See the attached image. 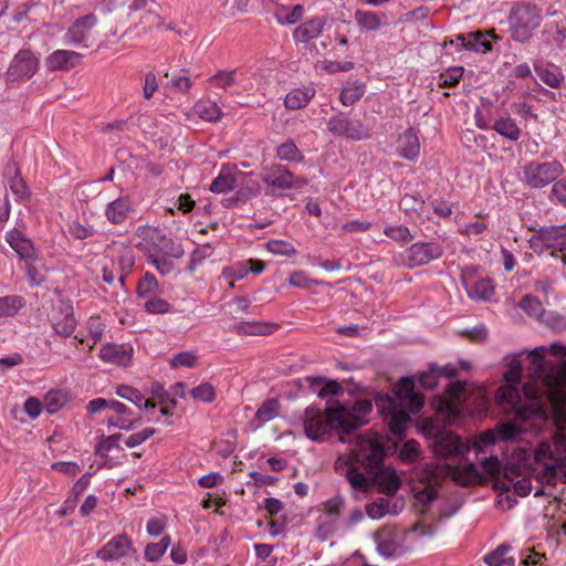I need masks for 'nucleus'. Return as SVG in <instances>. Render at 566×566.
<instances>
[{
    "mask_svg": "<svg viewBox=\"0 0 566 566\" xmlns=\"http://www.w3.org/2000/svg\"><path fill=\"white\" fill-rule=\"evenodd\" d=\"M304 381L321 399L327 400L325 415L315 405H311L304 410L303 427L310 440L322 441L326 434L337 430L339 440L346 442L345 434H352L367 423L365 417L373 410L369 399H359L354 402L352 408H348L335 399L344 394V388L338 381L321 376H307Z\"/></svg>",
    "mask_w": 566,
    "mask_h": 566,
    "instance_id": "f257e3e1",
    "label": "nucleus"
},
{
    "mask_svg": "<svg viewBox=\"0 0 566 566\" xmlns=\"http://www.w3.org/2000/svg\"><path fill=\"white\" fill-rule=\"evenodd\" d=\"M375 403L380 415L388 419L391 432L401 436L411 422V416L423 408L424 397L416 391L415 377H402L394 387L392 394H377Z\"/></svg>",
    "mask_w": 566,
    "mask_h": 566,
    "instance_id": "f03ea898",
    "label": "nucleus"
},
{
    "mask_svg": "<svg viewBox=\"0 0 566 566\" xmlns=\"http://www.w3.org/2000/svg\"><path fill=\"white\" fill-rule=\"evenodd\" d=\"M542 22L541 9L532 2H514L507 15L509 32L515 42L525 43L533 38Z\"/></svg>",
    "mask_w": 566,
    "mask_h": 566,
    "instance_id": "7ed1b4c3",
    "label": "nucleus"
},
{
    "mask_svg": "<svg viewBox=\"0 0 566 566\" xmlns=\"http://www.w3.org/2000/svg\"><path fill=\"white\" fill-rule=\"evenodd\" d=\"M563 171L564 167L558 160H530L523 166L522 182L530 189H543L559 178Z\"/></svg>",
    "mask_w": 566,
    "mask_h": 566,
    "instance_id": "20e7f679",
    "label": "nucleus"
},
{
    "mask_svg": "<svg viewBox=\"0 0 566 566\" xmlns=\"http://www.w3.org/2000/svg\"><path fill=\"white\" fill-rule=\"evenodd\" d=\"M327 129L335 137L350 140H365L371 137L373 128L359 118L350 117L349 113L338 112L327 120Z\"/></svg>",
    "mask_w": 566,
    "mask_h": 566,
    "instance_id": "39448f33",
    "label": "nucleus"
},
{
    "mask_svg": "<svg viewBox=\"0 0 566 566\" xmlns=\"http://www.w3.org/2000/svg\"><path fill=\"white\" fill-rule=\"evenodd\" d=\"M39 67V55L30 49H21L12 57L4 73V81L11 86L21 82H27L35 75Z\"/></svg>",
    "mask_w": 566,
    "mask_h": 566,
    "instance_id": "423d86ee",
    "label": "nucleus"
},
{
    "mask_svg": "<svg viewBox=\"0 0 566 566\" xmlns=\"http://www.w3.org/2000/svg\"><path fill=\"white\" fill-rule=\"evenodd\" d=\"M430 448L436 458L441 460L464 461L471 447L462 438L450 431H440L434 436Z\"/></svg>",
    "mask_w": 566,
    "mask_h": 566,
    "instance_id": "0eeeda50",
    "label": "nucleus"
},
{
    "mask_svg": "<svg viewBox=\"0 0 566 566\" xmlns=\"http://www.w3.org/2000/svg\"><path fill=\"white\" fill-rule=\"evenodd\" d=\"M262 181L271 189L266 190L268 196L279 197L274 192V189L279 190H292L296 189L298 185H304V179H296L294 174L282 164H272L262 168L261 171Z\"/></svg>",
    "mask_w": 566,
    "mask_h": 566,
    "instance_id": "6e6552de",
    "label": "nucleus"
},
{
    "mask_svg": "<svg viewBox=\"0 0 566 566\" xmlns=\"http://www.w3.org/2000/svg\"><path fill=\"white\" fill-rule=\"evenodd\" d=\"M530 248L542 253L544 250L566 251V224L541 227L528 239Z\"/></svg>",
    "mask_w": 566,
    "mask_h": 566,
    "instance_id": "1a4fd4ad",
    "label": "nucleus"
},
{
    "mask_svg": "<svg viewBox=\"0 0 566 566\" xmlns=\"http://www.w3.org/2000/svg\"><path fill=\"white\" fill-rule=\"evenodd\" d=\"M443 255V247L437 241L416 242L401 254V263L408 269L429 264Z\"/></svg>",
    "mask_w": 566,
    "mask_h": 566,
    "instance_id": "9d476101",
    "label": "nucleus"
},
{
    "mask_svg": "<svg viewBox=\"0 0 566 566\" xmlns=\"http://www.w3.org/2000/svg\"><path fill=\"white\" fill-rule=\"evenodd\" d=\"M135 553L132 539L126 534H118L96 552V557L104 562H118Z\"/></svg>",
    "mask_w": 566,
    "mask_h": 566,
    "instance_id": "9b49d317",
    "label": "nucleus"
},
{
    "mask_svg": "<svg viewBox=\"0 0 566 566\" xmlns=\"http://www.w3.org/2000/svg\"><path fill=\"white\" fill-rule=\"evenodd\" d=\"M6 241L21 261L33 263L38 259L33 242L17 228H12L6 233Z\"/></svg>",
    "mask_w": 566,
    "mask_h": 566,
    "instance_id": "f8f14e48",
    "label": "nucleus"
},
{
    "mask_svg": "<svg viewBox=\"0 0 566 566\" xmlns=\"http://www.w3.org/2000/svg\"><path fill=\"white\" fill-rule=\"evenodd\" d=\"M335 470L344 474L352 489L366 492L370 485V479L356 467L349 459L339 457L335 462Z\"/></svg>",
    "mask_w": 566,
    "mask_h": 566,
    "instance_id": "ddd939ff",
    "label": "nucleus"
},
{
    "mask_svg": "<svg viewBox=\"0 0 566 566\" xmlns=\"http://www.w3.org/2000/svg\"><path fill=\"white\" fill-rule=\"evenodd\" d=\"M98 19L94 13L77 18L64 34L66 44L76 45L86 41L88 32L97 24Z\"/></svg>",
    "mask_w": 566,
    "mask_h": 566,
    "instance_id": "4468645a",
    "label": "nucleus"
},
{
    "mask_svg": "<svg viewBox=\"0 0 566 566\" xmlns=\"http://www.w3.org/2000/svg\"><path fill=\"white\" fill-rule=\"evenodd\" d=\"M98 357L101 360L126 367L133 358V348L125 344L108 343L101 347Z\"/></svg>",
    "mask_w": 566,
    "mask_h": 566,
    "instance_id": "2eb2a0df",
    "label": "nucleus"
},
{
    "mask_svg": "<svg viewBox=\"0 0 566 566\" xmlns=\"http://www.w3.org/2000/svg\"><path fill=\"white\" fill-rule=\"evenodd\" d=\"M499 40H501V36L495 33L494 29L469 32V41L464 45V50L485 54L492 51L493 41L496 42Z\"/></svg>",
    "mask_w": 566,
    "mask_h": 566,
    "instance_id": "dca6fc26",
    "label": "nucleus"
},
{
    "mask_svg": "<svg viewBox=\"0 0 566 566\" xmlns=\"http://www.w3.org/2000/svg\"><path fill=\"white\" fill-rule=\"evenodd\" d=\"M133 211V203L129 197H119L106 205L105 217L113 224L124 223Z\"/></svg>",
    "mask_w": 566,
    "mask_h": 566,
    "instance_id": "f3484780",
    "label": "nucleus"
},
{
    "mask_svg": "<svg viewBox=\"0 0 566 566\" xmlns=\"http://www.w3.org/2000/svg\"><path fill=\"white\" fill-rule=\"evenodd\" d=\"M398 155L407 160L415 161L419 157L420 143L416 132L412 128L405 130L399 139L397 147Z\"/></svg>",
    "mask_w": 566,
    "mask_h": 566,
    "instance_id": "a211bd4d",
    "label": "nucleus"
},
{
    "mask_svg": "<svg viewBox=\"0 0 566 566\" xmlns=\"http://www.w3.org/2000/svg\"><path fill=\"white\" fill-rule=\"evenodd\" d=\"M325 23L326 19L324 17H314L308 19L294 30L293 39L301 43H306L310 40L316 39L322 33Z\"/></svg>",
    "mask_w": 566,
    "mask_h": 566,
    "instance_id": "6ab92c4d",
    "label": "nucleus"
},
{
    "mask_svg": "<svg viewBox=\"0 0 566 566\" xmlns=\"http://www.w3.org/2000/svg\"><path fill=\"white\" fill-rule=\"evenodd\" d=\"M92 473H84L72 486L71 493L63 502L59 510V514L63 517L72 514L77 505L78 497L84 493L86 488L90 485Z\"/></svg>",
    "mask_w": 566,
    "mask_h": 566,
    "instance_id": "aec40b11",
    "label": "nucleus"
},
{
    "mask_svg": "<svg viewBox=\"0 0 566 566\" xmlns=\"http://www.w3.org/2000/svg\"><path fill=\"white\" fill-rule=\"evenodd\" d=\"M82 55L75 51L56 50L46 57L45 64L50 71H67L75 66L76 61Z\"/></svg>",
    "mask_w": 566,
    "mask_h": 566,
    "instance_id": "412c9836",
    "label": "nucleus"
},
{
    "mask_svg": "<svg viewBox=\"0 0 566 566\" xmlns=\"http://www.w3.org/2000/svg\"><path fill=\"white\" fill-rule=\"evenodd\" d=\"M462 285L468 296L475 301H490L494 294V285L490 279H479L474 281L463 280Z\"/></svg>",
    "mask_w": 566,
    "mask_h": 566,
    "instance_id": "4be33fe9",
    "label": "nucleus"
},
{
    "mask_svg": "<svg viewBox=\"0 0 566 566\" xmlns=\"http://www.w3.org/2000/svg\"><path fill=\"white\" fill-rule=\"evenodd\" d=\"M374 481L377 483L379 492L387 496L395 495L401 486V480L396 470L391 467H387L380 472H377L374 476Z\"/></svg>",
    "mask_w": 566,
    "mask_h": 566,
    "instance_id": "5701e85b",
    "label": "nucleus"
},
{
    "mask_svg": "<svg viewBox=\"0 0 566 566\" xmlns=\"http://www.w3.org/2000/svg\"><path fill=\"white\" fill-rule=\"evenodd\" d=\"M313 86L296 87L290 91L284 98V106L291 111H297L306 107L315 96Z\"/></svg>",
    "mask_w": 566,
    "mask_h": 566,
    "instance_id": "b1692460",
    "label": "nucleus"
},
{
    "mask_svg": "<svg viewBox=\"0 0 566 566\" xmlns=\"http://www.w3.org/2000/svg\"><path fill=\"white\" fill-rule=\"evenodd\" d=\"M63 318L53 323V329L56 335L61 337H69L76 328L77 322L73 313V306L69 303H63L61 307Z\"/></svg>",
    "mask_w": 566,
    "mask_h": 566,
    "instance_id": "393cba45",
    "label": "nucleus"
},
{
    "mask_svg": "<svg viewBox=\"0 0 566 566\" xmlns=\"http://www.w3.org/2000/svg\"><path fill=\"white\" fill-rule=\"evenodd\" d=\"M375 541L377 552L386 558H396L402 552L401 545L387 533L377 532L375 534Z\"/></svg>",
    "mask_w": 566,
    "mask_h": 566,
    "instance_id": "a878e982",
    "label": "nucleus"
},
{
    "mask_svg": "<svg viewBox=\"0 0 566 566\" xmlns=\"http://www.w3.org/2000/svg\"><path fill=\"white\" fill-rule=\"evenodd\" d=\"M492 129L510 142H517L522 134L516 120L510 116L495 119Z\"/></svg>",
    "mask_w": 566,
    "mask_h": 566,
    "instance_id": "bb28decb",
    "label": "nucleus"
},
{
    "mask_svg": "<svg viewBox=\"0 0 566 566\" xmlns=\"http://www.w3.org/2000/svg\"><path fill=\"white\" fill-rule=\"evenodd\" d=\"M386 14L373 11L357 10L355 12V21L358 27L366 31H377L386 23Z\"/></svg>",
    "mask_w": 566,
    "mask_h": 566,
    "instance_id": "cd10ccee",
    "label": "nucleus"
},
{
    "mask_svg": "<svg viewBox=\"0 0 566 566\" xmlns=\"http://www.w3.org/2000/svg\"><path fill=\"white\" fill-rule=\"evenodd\" d=\"M231 332L238 335H269L273 332V326L264 322H239L231 326Z\"/></svg>",
    "mask_w": 566,
    "mask_h": 566,
    "instance_id": "c85d7f7f",
    "label": "nucleus"
},
{
    "mask_svg": "<svg viewBox=\"0 0 566 566\" xmlns=\"http://www.w3.org/2000/svg\"><path fill=\"white\" fill-rule=\"evenodd\" d=\"M275 157L282 161L304 163L305 157L293 139L289 138L275 148Z\"/></svg>",
    "mask_w": 566,
    "mask_h": 566,
    "instance_id": "c756f323",
    "label": "nucleus"
},
{
    "mask_svg": "<svg viewBox=\"0 0 566 566\" xmlns=\"http://www.w3.org/2000/svg\"><path fill=\"white\" fill-rule=\"evenodd\" d=\"M239 72L238 69L233 70H221L218 71L214 75L209 77V84L213 87L222 88L224 91H229L233 85L239 83Z\"/></svg>",
    "mask_w": 566,
    "mask_h": 566,
    "instance_id": "7c9ffc66",
    "label": "nucleus"
},
{
    "mask_svg": "<svg viewBox=\"0 0 566 566\" xmlns=\"http://www.w3.org/2000/svg\"><path fill=\"white\" fill-rule=\"evenodd\" d=\"M511 549L512 547L510 544L503 543L494 551L486 554L483 557V560L489 566H515V559L513 557H505Z\"/></svg>",
    "mask_w": 566,
    "mask_h": 566,
    "instance_id": "2f4dec72",
    "label": "nucleus"
},
{
    "mask_svg": "<svg viewBox=\"0 0 566 566\" xmlns=\"http://www.w3.org/2000/svg\"><path fill=\"white\" fill-rule=\"evenodd\" d=\"M499 441H514L516 440L525 430L524 428L514 422V421H500L494 427Z\"/></svg>",
    "mask_w": 566,
    "mask_h": 566,
    "instance_id": "473e14b6",
    "label": "nucleus"
},
{
    "mask_svg": "<svg viewBox=\"0 0 566 566\" xmlns=\"http://www.w3.org/2000/svg\"><path fill=\"white\" fill-rule=\"evenodd\" d=\"M195 111L198 116L207 122L219 120L223 113L216 102L200 101L195 105Z\"/></svg>",
    "mask_w": 566,
    "mask_h": 566,
    "instance_id": "72a5a7b5",
    "label": "nucleus"
},
{
    "mask_svg": "<svg viewBox=\"0 0 566 566\" xmlns=\"http://www.w3.org/2000/svg\"><path fill=\"white\" fill-rule=\"evenodd\" d=\"M534 70L537 76L541 78V81L545 83L547 86L552 88L560 87L564 81V75L558 67H556V70H549L542 65L534 64Z\"/></svg>",
    "mask_w": 566,
    "mask_h": 566,
    "instance_id": "f704fd0d",
    "label": "nucleus"
},
{
    "mask_svg": "<svg viewBox=\"0 0 566 566\" xmlns=\"http://www.w3.org/2000/svg\"><path fill=\"white\" fill-rule=\"evenodd\" d=\"M24 305L25 301L20 295L2 296L0 297V317L14 316Z\"/></svg>",
    "mask_w": 566,
    "mask_h": 566,
    "instance_id": "c9c22d12",
    "label": "nucleus"
},
{
    "mask_svg": "<svg viewBox=\"0 0 566 566\" xmlns=\"http://www.w3.org/2000/svg\"><path fill=\"white\" fill-rule=\"evenodd\" d=\"M562 459H555L554 463H545L543 470L537 473V481L547 486H556Z\"/></svg>",
    "mask_w": 566,
    "mask_h": 566,
    "instance_id": "e433bc0d",
    "label": "nucleus"
},
{
    "mask_svg": "<svg viewBox=\"0 0 566 566\" xmlns=\"http://www.w3.org/2000/svg\"><path fill=\"white\" fill-rule=\"evenodd\" d=\"M235 177L231 172L221 171L211 182L209 190L213 193H224L235 187Z\"/></svg>",
    "mask_w": 566,
    "mask_h": 566,
    "instance_id": "4c0bfd02",
    "label": "nucleus"
},
{
    "mask_svg": "<svg viewBox=\"0 0 566 566\" xmlns=\"http://www.w3.org/2000/svg\"><path fill=\"white\" fill-rule=\"evenodd\" d=\"M480 479V471L474 462H467L463 471H458L454 474V481L462 485L469 486Z\"/></svg>",
    "mask_w": 566,
    "mask_h": 566,
    "instance_id": "58836bf2",
    "label": "nucleus"
},
{
    "mask_svg": "<svg viewBox=\"0 0 566 566\" xmlns=\"http://www.w3.org/2000/svg\"><path fill=\"white\" fill-rule=\"evenodd\" d=\"M420 453V443L415 439H409L401 446L399 450V459L402 463L411 464L419 459Z\"/></svg>",
    "mask_w": 566,
    "mask_h": 566,
    "instance_id": "ea45409f",
    "label": "nucleus"
},
{
    "mask_svg": "<svg viewBox=\"0 0 566 566\" xmlns=\"http://www.w3.org/2000/svg\"><path fill=\"white\" fill-rule=\"evenodd\" d=\"M123 439V433H114L108 437L101 436L98 443L95 447V454L106 458L112 449L122 450L119 441Z\"/></svg>",
    "mask_w": 566,
    "mask_h": 566,
    "instance_id": "a19ab883",
    "label": "nucleus"
},
{
    "mask_svg": "<svg viewBox=\"0 0 566 566\" xmlns=\"http://www.w3.org/2000/svg\"><path fill=\"white\" fill-rule=\"evenodd\" d=\"M67 396L62 390H51L44 397V408L48 413L53 415L63 408Z\"/></svg>",
    "mask_w": 566,
    "mask_h": 566,
    "instance_id": "79ce46f5",
    "label": "nucleus"
},
{
    "mask_svg": "<svg viewBox=\"0 0 566 566\" xmlns=\"http://www.w3.org/2000/svg\"><path fill=\"white\" fill-rule=\"evenodd\" d=\"M171 543L169 535L164 536L158 543H149L145 547V558L149 562H157L166 553Z\"/></svg>",
    "mask_w": 566,
    "mask_h": 566,
    "instance_id": "37998d69",
    "label": "nucleus"
},
{
    "mask_svg": "<svg viewBox=\"0 0 566 566\" xmlns=\"http://www.w3.org/2000/svg\"><path fill=\"white\" fill-rule=\"evenodd\" d=\"M499 441L496 432L494 429H490L481 432L473 441L471 449H474L476 455L481 453H485L486 449L491 446H494Z\"/></svg>",
    "mask_w": 566,
    "mask_h": 566,
    "instance_id": "c03bdc74",
    "label": "nucleus"
},
{
    "mask_svg": "<svg viewBox=\"0 0 566 566\" xmlns=\"http://www.w3.org/2000/svg\"><path fill=\"white\" fill-rule=\"evenodd\" d=\"M419 385L426 389H433L438 386L439 382V373H438V364L429 363L427 370L418 374Z\"/></svg>",
    "mask_w": 566,
    "mask_h": 566,
    "instance_id": "a18cd8bd",
    "label": "nucleus"
},
{
    "mask_svg": "<svg viewBox=\"0 0 566 566\" xmlns=\"http://www.w3.org/2000/svg\"><path fill=\"white\" fill-rule=\"evenodd\" d=\"M365 94V84L356 82L354 86L344 87L339 94V101L345 106H350Z\"/></svg>",
    "mask_w": 566,
    "mask_h": 566,
    "instance_id": "49530a36",
    "label": "nucleus"
},
{
    "mask_svg": "<svg viewBox=\"0 0 566 566\" xmlns=\"http://www.w3.org/2000/svg\"><path fill=\"white\" fill-rule=\"evenodd\" d=\"M189 395L195 401L211 403L216 399V389L210 382H201L199 386L193 387Z\"/></svg>",
    "mask_w": 566,
    "mask_h": 566,
    "instance_id": "de8ad7c7",
    "label": "nucleus"
},
{
    "mask_svg": "<svg viewBox=\"0 0 566 566\" xmlns=\"http://www.w3.org/2000/svg\"><path fill=\"white\" fill-rule=\"evenodd\" d=\"M384 233L389 239L394 240L395 242L406 244L413 240V235L411 234L409 228L407 226H389L386 227L384 230Z\"/></svg>",
    "mask_w": 566,
    "mask_h": 566,
    "instance_id": "09e8293b",
    "label": "nucleus"
},
{
    "mask_svg": "<svg viewBox=\"0 0 566 566\" xmlns=\"http://www.w3.org/2000/svg\"><path fill=\"white\" fill-rule=\"evenodd\" d=\"M464 73L463 66H451L439 76L440 87H454L459 84Z\"/></svg>",
    "mask_w": 566,
    "mask_h": 566,
    "instance_id": "8fccbe9b",
    "label": "nucleus"
},
{
    "mask_svg": "<svg viewBox=\"0 0 566 566\" xmlns=\"http://www.w3.org/2000/svg\"><path fill=\"white\" fill-rule=\"evenodd\" d=\"M279 413V402L276 399H266L259 407L255 413V418L264 423L274 419Z\"/></svg>",
    "mask_w": 566,
    "mask_h": 566,
    "instance_id": "3c124183",
    "label": "nucleus"
},
{
    "mask_svg": "<svg viewBox=\"0 0 566 566\" xmlns=\"http://www.w3.org/2000/svg\"><path fill=\"white\" fill-rule=\"evenodd\" d=\"M366 514L371 520H380L389 512V499L378 497L374 502L366 504Z\"/></svg>",
    "mask_w": 566,
    "mask_h": 566,
    "instance_id": "603ef678",
    "label": "nucleus"
},
{
    "mask_svg": "<svg viewBox=\"0 0 566 566\" xmlns=\"http://www.w3.org/2000/svg\"><path fill=\"white\" fill-rule=\"evenodd\" d=\"M116 395L120 398L130 401L136 407L142 408L144 401V395L136 388L128 385H118L116 387Z\"/></svg>",
    "mask_w": 566,
    "mask_h": 566,
    "instance_id": "864d4df0",
    "label": "nucleus"
},
{
    "mask_svg": "<svg viewBox=\"0 0 566 566\" xmlns=\"http://www.w3.org/2000/svg\"><path fill=\"white\" fill-rule=\"evenodd\" d=\"M198 356L195 352H181L176 355H174L170 358L169 365L171 368H179V367H186V368H192L197 365Z\"/></svg>",
    "mask_w": 566,
    "mask_h": 566,
    "instance_id": "5fc2aeb1",
    "label": "nucleus"
},
{
    "mask_svg": "<svg viewBox=\"0 0 566 566\" xmlns=\"http://www.w3.org/2000/svg\"><path fill=\"white\" fill-rule=\"evenodd\" d=\"M366 467L374 476L377 472L387 468L384 455L378 447H374L371 452L366 457Z\"/></svg>",
    "mask_w": 566,
    "mask_h": 566,
    "instance_id": "6e6d98bb",
    "label": "nucleus"
},
{
    "mask_svg": "<svg viewBox=\"0 0 566 566\" xmlns=\"http://www.w3.org/2000/svg\"><path fill=\"white\" fill-rule=\"evenodd\" d=\"M159 240V249L160 251L167 255L175 259H179L184 255V250L180 244H176L172 239L167 238L166 235H161L158 238Z\"/></svg>",
    "mask_w": 566,
    "mask_h": 566,
    "instance_id": "4d7b16f0",
    "label": "nucleus"
},
{
    "mask_svg": "<svg viewBox=\"0 0 566 566\" xmlns=\"http://www.w3.org/2000/svg\"><path fill=\"white\" fill-rule=\"evenodd\" d=\"M548 198L566 208V178H557L554 181Z\"/></svg>",
    "mask_w": 566,
    "mask_h": 566,
    "instance_id": "13d9d810",
    "label": "nucleus"
},
{
    "mask_svg": "<svg viewBox=\"0 0 566 566\" xmlns=\"http://www.w3.org/2000/svg\"><path fill=\"white\" fill-rule=\"evenodd\" d=\"M268 250L276 255L291 256L296 254V250L292 243L283 240H271L266 243Z\"/></svg>",
    "mask_w": 566,
    "mask_h": 566,
    "instance_id": "bf43d9fd",
    "label": "nucleus"
},
{
    "mask_svg": "<svg viewBox=\"0 0 566 566\" xmlns=\"http://www.w3.org/2000/svg\"><path fill=\"white\" fill-rule=\"evenodd\" d=\"M326 514L329 520L337 521L340 511L345 506V499L337 494L324 503Z\"/></svg>",
    "mask_w": 566,
    "mask_h": 566,
    "instance_id": "052dcab7",
    "label": "nucleus"
},
{
    "mask_svg": "<svg viewBox=\"0 0 566 566\" xmlns=\"http://www.w3.org/2000/svg\"><path fill=\"white\" fill-rule=\"evenodd\" d=\"M150 394L158 400L159 405L170 403L171 407L177 406V401L171 397L170 392L165 390L164 385L159 381H153L150 385Z\"/></svg>",
    "mask_w": 566,
    "mask_h": 566,
    "instance_id": "680f3d73",
    "label": "nucleus"
},
{
    "mask_svg": "<svg viewBox=\"0 0 566 566\" xmlns=\"http://www.w3.org/2000/svg\"><path fill=\"white\" fill-rule=\"evenodd\" d=\"M158 287V282L154 274L146 272L144 277L139 281L137 285V295L139 297H145L148 294L153 293Z\"/></svg>",
    "mask_w": 566,
    "mask_h": 566,
    "instance_id": "e2e57ef3",
    "label": "nucleus"
},
{
    "mask_svg": "<svg viewBox=\"0 0 566 566\" xmlns=\"http://www.w3.org/2000/svg\"><path fill=\"white\" fill-rule=\"evenodd\" d=\"M69 233L75 240H85L94 235L95 231L91 226H84L74 220L69 224Z\"/></svg>",
    "mask_w": 566,
    "mask_h": 566,
    "instance_id": "0e129e2a",
    "label": "nucleus"
},
{
    "mask_svg": "<svg viewBox=\"0 0 566 566\" xmlns=\"http://www.w3.org/2000/svg\"><path fill=\"white\" fill-rule=\"evenodd\" d=\"M146 312L150 314H166L171 312V304L160 297H151L145 303Z\"/></svg>",
    "mask_w": 566,
    "mask_h": 566,
    "instance_id": "69168bd1",
    "label": "nucleus"
},
{
    "mask_svg": "<svg viewBox=\"0 0 566 566\" xmlns=\"http://www.w3.org/2000/svg\"><path fill=\"white\" fill-rule=\"evenodd\" d=\"M156 433V429L154 428H145L139 432L132 433L125 439V444L127 448L133 449L142 443H144L146 440H148L150 437H153Z\"/></svg>",
    "mask_w": 566,
    "mask_h": 566,
    "instance_id": "338daca9",
    "label": "nucleus"
},
{
    "mask_svg": "<svg viewBox=\"0 0 566 566\" xmlns=\"http://www.w3.org/2000/svg\"><path fill=\"white\" fill-rule=\"evenodd\" d=\"M518 306L528 315H536L542 311L541 301L532 294L524 295L521 298Z\"/></svg>",
    "mask_w": 566,
    "mask_h": 566,
    "instance_id": "774afa93",
    "label": "nucleus"
}]
</instances>
